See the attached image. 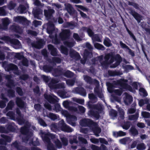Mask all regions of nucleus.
I'll use <instances>...</instances> for the list:
<instances>
[{"mask_svg":"<svg viewBox=\"0 0 150 150\" xmlns=\"http://www.w3.org/2000/svg\"><path fill=\"white\" fill-rule=\"evenodd\" d=\"M124 101L126 105L130 104L132 101V97L126 93H124Z\"/></svg>","mask_w":150,"mask_h":150,"instance_id":"4be33fe9","label":"nucleus"},{"mask_svg":"<svg viewBox=\"0 0 150 150\" xmlns=\"http://www.w3.org/2000/svg\"><path fill=\"white\" fill-rule=\"evenodd\" d=\"M108 91L110 93H114L116 95L120 96L122 93V91L121 89H114L112 87L109 86L108 88Z\"/></svg>","mask_w":150,"mask_h":150,"instance_id":"2f4dec72","label":"nucleus"},{"mask_svg":"<svg viewBox=\"0 0 150 150\" xmlns=\"http://www.w3.org/2000/svg\"><path fill=\"white\" fill-rule=\"evenodd\" d=\"M50 127L51 130L54 132H55L57 130H59L58 128V124L56 123H54L50 125Z\"/></svg>","mask_w":150,"mask_h":150,"instance_id":"8fccbe9b","label":"nucleus"},{"mask_svg":"<svg viewBox=\"0 0 150 150\" xmlns=\"http://www.w3.org/2000/svg\"><path fill=\"white\" fill-rule=\"evenodd\" d=\"M92 53L89 52L87 50H85L83 53V59H81V62L82 64H84L87 58L91 57L92 56Z\"/></svg>","mask_w":150,"mask_h":150,"instance_id":"b1692460","label":"nucleus"},{"mask_svg":"<svg viewBox=\"0 0 150 150\" xmlns=\"http://www.w3.org/2000/svg\"><path fill=\"white\" fill-rule=\"evenodd\" d=\"M33 14L35 18L39 19L40 17L42 14V11L40 8H36L35 9L33 10Z\"/></svg>","mask_w":150,"mask_h":150,"instance_id":"7c9ffc66","label":"nucleus"},{"mask_svg":"<svg viewBox=\"0 0 150 150\" xmlns=\"http://www.w3.org/2000/svg\"><path fill=\"white\" fill-rule=\"evenodd\" d=\"M47 61L50 63L55 64L56 63H60L61 62V59L59 57H52L51 58L48 59Z\"/></svg>","mask_w":150,"mask_h":150,"instance_id":"f704fd0d","label":"nucleus"},{"mask_svg":"<svg viewBox=\"0 0 150 150\" xmlns=\"http://www.w3.org/2000/svg\"><path fill=\"white\" fill-rule=\"evenodd\" d=\"M1 136L3 139H0V144L6 145V142H10L11 141V139L10 137L7 136L4 134H1Z\"/></svg>","mask_w":150,"mask_h":150,"instance_id":"a878e982","label":"nucleus"},{"mask_svg":"<svg viewBox=\"0 0 150 150\" xmlns=\"http://www.w3.org/2000/svg\"><path fill=\"white\" fill-rule=\"evenodd\" d=\"M2 24L0 25V30H6L7 28L8 25L10 21L8 18H5L2 19Z\"/></svg>","mask_w":150,"mask_h":150,"instance_id":"f3484780","label":"nucleus"},{"mask_svg":"<svg viewBox=\"0 0 150 150\" xmlns=\"http://www.w3.org/2000/svg\"><path fill=\"white\" fill-rule=\"evenodd\" d=\"M109 75L111 76H117L121 75L122 73L120 72L115 71H108Z\"/></svg>","mask_w":150,"mask_h":150,"instance_id":"de8ad7c7","label":"nucleus"},{"mask_svg":"<svg viewBox=\"0 0 150 150\" xmlns=\"http://www.w3.org/2000/svg\"><path fill=\"white\" fill-rule=\"evenodd\" d=\"M93 106L94 110L91 111L90 112L92 116L98 119L99 117V113L102 111V105L99 104L97 105H94Z\"/></svg>","mask_w":150,"mask_h":150,"instance_id":"9d476101","label":"nucleus"},{"mask_svg":"<svg viewBox=\"0 0 150 150\" xmlns=\"http://www.w3.org/2000/svg\"><path fill=\"white\" fill-rule=\"evenodd\" d=\"M16 126L13 123H10L7 128L8 131L14 132L16 129Z\"/></svg>","mask_w":150,"mask_h":150,"instance_id":"37998d69","label":"nucleus"},{"mask_svg":"<svg viewBox=\"0 0 150 150\" xmlns=\"http://www.w3.org/2000/svg\"><path fill=\"white\" fill-rule=\"evenodd\" d=\"M0 98L4 100V101L0 100V108H3L6 106V103L8 101V100L5 97V95L3 93L0 94Z\"/></svg>","mask_w":150,"mask_h":150,"instance_id":"393cba45","label":"nucleus"},{"mask_svg":"<svg viewBox=\"0 0 150 150\" xmlns=\"http://www.w3.org/2000/svg\"><path fill=\"white\" fill-rule=\"evenodd\" d=\"M0 39L8 44H12L13 47L16 49H18L21 48V45L20 43L17 39H12L8 37H2L0 38Z\"/></svg>","mask_w":150,"mask_h":150,"instance_id":"6e6552de","label":"nucleus"},{"mask_svg":"<svg viewBox=\"0 0 150 150\" xmlns=\"http://www.w3.org/2000/svg\"><path fill=\"white\" fill-rule=\"evenodd\" d=\"M59 130H62L66 125L63 120H61L57 124Z\"/></svg>","mask_w":150,"mask_h":150,"instance_id":"a18cd8bd","label":"nucleus"},{"mask_svg":"<svg viewBox=\"0 0 150 150\" xmlns=\"http://www.w3.org/2000/svg\"><path fill=\"white\" fill-rule=\"evenodd\" d=\"M44 41L42 39L39 40L36 42H34L31 43V45L33 47L35 48L40 49L42 48L44 44Z\"/></svg>","mask_w":150,"mask_h":150,"instance_id":"5701e85b","label":"nucleus"},{"mask_svg":"<svg viewBox=\"0 0 150 150\" xmlns=\"http://www.w3.org/2000/svg\"><path fill=\"white\" fill-rule=\"evenodd\" d=\"M14 21L18 23H24L26 22L27 20L26 18L24 17L21 16H18L16 17H14L13 18Z\"/></svg>","mask_w":150,"mask_h":150,"instance_id":"e433bc0d","label":"nucleus"},{"mask_svg":"<svg viewBox=\"0 0 150 150\" xmlns=\"http://www.w3.org/2000/svg\"><path fill=\"white\" fill-rule=\"evenodd\" d=\"M6 115L9 117L10 119L13 120H15L16 119L17 120L18 118L16 117L13 111H9L6 114Z\"/></svg>","mask_w":150,"mask_h":150,"instance_id":"09e8293b","label":"nucleus"},{"mask_svg":"<svg viewBox=\"0 0 150 150\" xmlns=\"http://www.w3.org/2000/svg\"><path fill=\"white\" fill-rule=\"evenodd\" d=\"M129 130L131 134L133 136L137 135L138 134L137 130L134 127H132Z\"/></svg>","mask_w":150,"mask_h":150,"instance_id":"864d4df0","label":"nucleus"},{"mask_svg":"<svg viewBox=\"0 0 150 150\" xmlns=\"http://www.w3.org/2000/svg\"><path fill=\"white\" fill-rule=\"evenodd\" d=\"M65 27L69 28L71 29H73L75 26V23L74 22H67L65 24Z\"/></svg>","mask_w":150,"mask_h":150,"instance_id":"5fc2aeb1","label":"nucleus"},{"mask_svg":"<svg viewBox=\"0 0 150 150\" xmlns=\"http://www.w3.org/2000/svg\"><path fill=\"white\" fill-rule=\"evenodd\" d=\"M71 102L68 100L64 101L62 103L63 106L66 109L72 112H76L78 110V109L74 107H70L69 105Z\"/></svg>","mask_w":150,"mask_h":150,"instance_id":"aec40b11","label":"nucleus"},{"mask_svg":"<svg viewBox=\"0 0 150 150\" xmlns=\"http://www.w3.org/2000/svg\"><path fill=\"white\" fill-rule=\"evenodd\" d=\"M67 11L71 14L73 11V8L69 4L66 3L64 5Z\"/></svg>","mask_w":150,"mask_h":150,"instance_id":"c03bdc74","label":"nucleus"},{"mask_svg":"<svg viewBox=\"0 0 150 150\" xmlns=\"http://www.w3.org/2000/svg\"><path fill=\"white\" fill-rule=\"evenodd\" d=\"M83 78L87 83L89 84H94L96 85V87L94 89L95 93L98 95V96L102 100H104V97L102 90L99 88V83L98 81L95 79L93 80L90 77L87 76H84Z\"/></svg>","mask_w":150,"mask_h":150,"instance_id":"423d86ee","label":"nucleus"},{"mask_svg":"<svg viewBox=\"0 0 150 150\" xmlns=\"http://www.w3.org/2000/svg\"><path fill=\"white\" fill-rule=\"evenodd\" d=\"M73 130V129L66 124L62 131L67 132H71Z\"/></svg>","mask_w":150,"mask_h":150,"instance_id":"13d9d810","label":"nucleus"},{"mask_svg":"<svg viewBox=\"0 0 150 150\" xmlns=\"http://www.w3.org/2000/svg\"><path fill=\"white\" fill-rule=\"evenodd\" d=\"M48 49L51 51V54L54 56H57V50L53 46L49 45L48 46Z\"/></svg>","mask_w":150,"mask_h":150,"instance_id":"ea45409f","label":"nucleus"},{"mask_svg":"<svg viewBox=\"0 0 150 150\" xmlns=\"http://www.w3.org/2000/svg\"><path fill=\"white\" fill-rule=\"evenodd\" d=\"M59 82V80L58 79H52L49 83L48 86L51 89L64 88L65 87L64 83H61L57 84Z\"/></svg>","mask_w":150,"mask_h":150,"instance_id":"1a4fd4ad","label":"nucleus"},{"mask_svg":"<svg viewBox=\"0 0 150 150\" xmlns=\"http://www.w3.org/2000/svg\"><path fill=\"white\" fill-rule=\"evenodd\" d=\"M11 146L12 148H15L17 150H30L29 148L21 146V143L17 141H16L13 143L11 144Z\"/></svg>","mask_w":150,"mask_h":150,"instance_id":"2eb2a0df","label":"nucleus"},{"mask_svg":"<svg viewBox=\"0 0 150 150\" xmlns=\"http://www.w3.org/2000/svg\"><path fill=\"white\" fill-rule=\"evenodd\" d=\"M70 35V31L68 30H63L59 34V37L62 40L68 39Z\"/></svg>","mask_w":150,"mask_h":150,"instance_id":"a211bd4d","label":"nucleus"},{"mask_svg":"<svg viewBox=\"0 0 150 150\" xmlns=\"http://www.w3.org/2000/svg\"><path fill=\"white\" fill-rule=\"evenodd\" d=\"M103 43L104 45L107 47H110L111 45L110 40L107 38H105Z\"/></svg>","mask_w":150,"mask_h":150,"instance_id":"338daca9","label":"nucleus"},{"mask_svg":"<svg viewBox=\"0 0 150 150\" xmlns=\"http://www.w3.org/2000/svg\"><path fill=\"white\" fill-rule=\"evenodd\" d=\"M16 112L18 115V116L16 117L18 118V119H17V120H18V124L21 125L24 124L25 121L22 118L21 112L19 109L18 108L16 109Z\"/></svg>","mask_w":150,"mask_h":150,"instance_id":"c85d7f7f","label":"nucleus"},{"mask_svg":"<svg viewBox=\"0 0 150 150\" xmlns=\"http://www.w3.org/2000/svg\"><path fill=\"white\" fill-rule=\"evenodd\" d=\"M88 98L91 103H95L97 101V98L93 93L89 94Z\"/></svg>","mask_w":150,"mask_h":150,"instance_id":"49530a36","label":"nucleus"},{"mask_svg":"<svg viewBox=\"0 0 150 150\" xmlns=\"http://www.w3.org/2000/svg\"><path fill=\"white\" fill-rule=\"evenodd\" d=\"M26 123L25 126L21 128L20 131L23 135L22 138L23 142L26 144L38 146L39 144L38 139L36 137L34 138L32 132L29 130L30 125V123L27 122Z\"/></svg>","mask_w":150,"mask_h":150,"instance_id":"f257e3e1","label":"nucleus"},{"mask_svg":"<svg viewBox=\"0 0 150 150\" xmlns=\"http://www.w3.org/2000/svg\"><path fill=\"white\" fill-rule=\"evenodd\" d=\"M93 42L94 46L96 48L102 50H104L105 48L103 46L98 43L94 42Z\"/></svg>","mask_w":150,"mask_h":150,"instance_id":"4d7b16f0","label":"nucleus"},{"mask_svg":"<svg viewBox=\"0 0 150 150\" xmlns=\"http://www.w3.org/2000/svg\"><path fill=\"white\" fill-rule=\"evenodd\" d=\"M44 96L45 98L51 103L54 104L57 103L59 100L56 96L52 94L47 95L46 94H45Z\"/></svg>","mask_w":150,"mask_h":150,"instance_id":"f8f14e48","label":"nucleus"},{"mask_svg":"<svg viewBox=\"0 0 150 150\" xmlns=\"http://www.w3.org/2000/svg\"><path fill=\"white\" fill-rule=\"evenodd\" d=\"M130 125V122H124L122 125V127L123 129L126 130H127L129 128Z\"/></svg>","mask_w":150,"mask_h":150,"instance_id":"0e129e2a","label":"nucleus"},{"mask_svg":"<svg viewBox=\"0 0 150 150\" xmlns=\"http://www.w3.org/2000/svg\"><path fill=\"white\" fill-rule=\"evenodd\" d=\"M16 6L15 3L12 1H10L7 5V7L10 10L13 9Z\"/></svg>","mask_w":150,"mask_h":150,"instance_id":"69168bd1","label":"nucleus"},{"mask_svg":"<svg viewBox=\"0 0 150 150\" xmlns=\"http://www.w3.org/2000/svg\"><path fill=\"white\" fill-rule=\"evenodd\" d=\"M54 13V11L50 8H49L48 10H44L45 15L48 19L51 18L52 14Z\"/></svg>","mask_w":150,"mask_h":150,"instance_id":"c756f323","label":"nucleus"},{"mask_svg":"<svg viewBox=\"0 0 150 150\" xmlns=\"http://www.w3.org/2000/svg\"><path fill=\"white\" fill-rule=\"evenodd\" d=\"M139 93L140 95L144 96H147V93L145 89L143 88H140L139 89Z\"/></svg>","mask_w":150,"mask_h":150,"instance_id":"e2e57ef3","label":"nucleus"},{"mask_svg":"<svg viewBox=\"0 0 150 150\" xmlns=\"http://www.w3.org/2000/svg\"><path fill=\"white\" fill-rule=\"evenodd\" d=\"M47 27V31L48 33L50 34L49 36L52 39V42L55 44H58L60 43V40L58 39L57 35V29L54 28V25L52 22H49L48 23L44 25L43 28Z\"/></svg>","mask_w":150,"mask_h":150,"instance_id":"39448f33","label":"nucleus"},{"mask_svg":"<svg viewBox=\"0 0 150 150\" xmlns=\"http://www.w3.org/2000/svg\"><path fill=\"white\" fill-rule=\"evenodd\" d=\"M72 92L79 94L84 97H85L86 95V90L81 87H76L74 88L72 90Z\"/></svg>","mask_w":150,"mask_h":150,"instance_id":"4468645a","label":"nucleus"},{"mask_svg":"<svg viewBox=\"0 0 150 150\" xmlns=\"http://www.w3.org/2000/svg\"><path fill=\"white\" fill-rule=\"evenodd\" d=\"M114 59V57L110 54H108L105 56L104 58L103 56L101 55L93 59L91 64H100L102 67H104L108 64L112 63Z\"/></svg>","mask_w":150,"mask_h":150,"instance_id":"20e7f679","label":"nucleus"},{"mask_svg":"<svg viewBox=\"0 0 150 150\" xmlns=\"http://www.w3.org/2000/svg\"><path fill=\"white\" fill-rule=\"evenodd\" d=\"M127 80L123 79H121L117 81V84L120 85L123 88L128 89L130 91H132V88L129 85H127Z\"/></svg>","mask_w":150,"mask_h":150,"instance_id":"9b49d317","label":"nucleus"},{"mask_svg":"<svg viewBox=\"0 0 150 150\" xmlns=\"http://www.w3.org/2000/svg\"><path fill=\"white\" fill-rule=\"evenodd\" d=\"M139 117V114L136 113L134 115H131L129 116V119L130 120H134L137 119Z\"/></svg>","mask_w":150,"mask_h":150,"instance_id":"774afa93","label":"nucleus"},{"mask_svg":"<svg viewBox=\"0 0 150 150\" xmlns=\"http://www.w3.org/2000/svg\"><path fill=\"white\" fill-rule=\"evenodd\" d=\"M79 123L82 126L89 127L96 137L99 136V134L101 132V129L98 127L97 123L93 122L89 119H83L80 121Z\"/></svg>","mask_w":150,"mask_h":150,"instance_id":"7ed1b4c3","label":"nucleus"},{"mask_svg":"<svg viewBox=\"0 0 150 150\" xmlns=\"http://www.w3.org/2000/svg\"><path fill=\"white\" fill-rule=\"evenodd\" d=\"M72 99L74 101L77 103L82 105L84 104V100L83 99L78 98H73Z\"/></svg>","mask_w":150,"mask_h":150,"instance_id":"6e6d98bb","label":"nucleus"},{"mask_svg":"<svg viewBox=\"0 0 150 150\" xmlns=\"http://www.w3.org/2000/svg\"><path fill=\"white\" fill-rule=\"evenodd\" d=\"M62 108H61L60 105L58 103L54 105V108L53 110L56 112H57L62 111Z\"/></svg>","mask_w":150,"mask_h":150,"instance_id":"bf43d9fd","label":"nucleus"},{"mask_svg":"<svg viewBox=\"0 0 150 150\" xmlns=\"http://www.w3.org/2000/svg\"><path fill=\"white\" fill-rule=\"evenodd\" d=\"M76 81L75 79H68L66 81V83L68 86H72L74 85Z\"/></svg>","mask_w":150,"mask_h":150,"instance_id":"3c124183","label":"nucleus"},{"mask_svg":"<svg viewBox=\"0 0 150 150\" xmlns=\"http://www.w3.org/2000/svg\"><path fill=\"white\" fill-rule=\"evenodd\" d=\"M6 6H4L1 7H0V15L5 16L6 15V13L5 9L6 8Z\"/></svg>","mask_w":150,"mask_h":150,"instance_id":"052dcab7","label":"nucleus"},{"mask_svg":"<svg viewBox=\"0 0 150 150\" xmlns=\"http://www.w3.org/2000/svg\"><path fill=\"white\" fill-rule=\"evenodd\" d=\"M59 68L58 69H54L53 67L49 65H46L44 66L43 69L44 71L47 72L51 71L53 73L55 76H58V73Z\"/></svg>","mask_w":150,"mask_h":150,"instance_id":"ddd939ff","label":"nucleus"},{"mask_svg":"<svg viewBox=\"0 0 150 150\" xmlns=\"http://www.w3.org/2000/svg\"><path fill=\"white\" fill-rule=\"evenodd\" d=\"M15 57L19 59H22V63L23 65L26 67L28 66V62L27 59L23 57L22 54L19 53H16L15 55Z\"/></svg>","mask_w":150,"mask_h":150,"instance_id":"412c9836","label":"nucleus"},{"mask_svg":"<svg viewBox=\"0 0 150 150\" xmlns=\"http://www.w3.org/2000/svg\"><path fill=\"white\" fill-rule=\"evenodd\" d=\"M77 120L76 116L71 115L67 117V120L68 123L73 126H75L76 125Z\"/></svg>","mask_w":150,"mask_h":150,"instance_id":"dca6fc26","label":"nucleus"},{"mask_svg":"<svg viewBox=\"0 0 150 150\" xmlns=\"http://www.w3.org/2000/svg\"><path fill=\"white\" fill-rule=\"evenodd\" d=\"M28 7L27 5H20L18 8V11L20 13H25L26 11L27 8Z\"/></svg>","mask_w":150,"mask_h":150,"instance_id":"4c0bfd02","label":"nucleus"},{"mask_svg":"<svg viewBox=\"0 0 150 150\" xmlns=\"http://www.w3.org/2000/svg\"><path fill=\"white\" fill-rule=\"evenodd\" d=\"M131 141L132 140L129 137H125L119 140L120 142L123 144H129Z\"/></svg>","mask_w":150,"mask_h":150,"instance_id":"79ce46f5","label":"nucleus"},{"mask_svg":"<svg viewBox=\"0 0 150 150\" xmlns=\"http://www.w3.org/2000/svg\"><path fill=\"white\" fill-rule=\"evenodd\" d=\"M69 54L72 58L76 60L79 59L80 58V57L79 54L72 49H70Z\"/></svg>","mask_w":150,"mask_h":150,"instance_id":"cd10ccee","label":"nucleus"},{"mask_svg":"<svg viewBox=\"0 0 150 150\" xmlns=\"http://www.w3.org/2000/svg\"><path fill=\"white\" fill-rule=\"evenodd\" d=\"M16 103L17 106L21 109L25 108L26 107V104L19 98L17 97L16 100Z\"/></svg>","mask_w":150,"mask_h":150,"instance_id":"bb28decb","label":"nucleus"},{"mask_svg":"<svg viewBox=\"0 0 150 150\" xmlns=\"http://www.w3.org/2000/svg\"><path fill=\"white\" fill-rule=\"evenodd\" d=\"M47 116L53 121L55 120H60V117L58 115L52 113H49L47 114Z\"/></svg>","mask_w":150,"mask_h":150,"instance_id":"72a5a7b5","label":"nucleus"},{"mask_svg":"<svg viewBox=\"0 0 150 150\" xmlns=\"http://www.w3.org/2000/svg\"><path fill=\"white\" fill-rule=\"evenodd\" d=\"M60 50L62 53L66 55L68 54V49L66 47L63 45H61L60 48Z\"/></svg>","mask_w":150,"mask_h":150,"instance_id":"603ef678","label":"nucleus"},{"mask_svg":"<svg viewBox=\"0 0 150 150\" xmlns=\"http://www.w3.org/2000/svg\"><path fill=\"white\" fill-rule=\"evenodd\" d=\"M146 148L145 144L143 143L138 144L137 146V149L138 150H143Z\"/></svg>","mask_w":150,"mask_h":150,"instance_id":"680f3d73","label":"nucleus"},{"mask_svg":"<svg viewBox=\"0 0 150 150\" xmlns=\"http://www.w3.org/2000/svg\"><path fill=\"white\" fill-rule=\"evenodd\" d=\"M6 80L8 82L6 83V86L10 89L8 91V96L9 97H13L15 96V91L12 90V88L16 86L13 81L11 80V76L10 75H6L5 76Z\"/></svg>","mask_w":150,"mask_h":150,"instance_id":"0eeeda50","label":"nucleus"},{"mask_svg":"<svg viewBox=\"0 0 150 150\" xmlns=\"http://www.w3.org/2000/svg\"><path fill=\"white\" fill-rule=\"evenodd\" d=\"M40 134L43 140L47 144V148L48 150H56V148L53 144L50 143V138H51L53 140V142L57 148H62V144L55 135L49 132H44L42 130L40 131Z\"/></svg>","mask_w":150,"mask_h":150,"instance_id":"f03ea898","label":"nucleus"},{"mask_svg":"<svg viewBox=\"0 0 150 150\" xmlns=\"http://www.w3.org/2000/svg\"><path fill=\"white\" fill-rule=\"evenodd\" d=\"M75 43V42L73 39H71L70 40L64 42V44L69 47H72L74 45Z\"/></svg>","mask_w":150,"mask_h":150,"instance_id":"a19ab883","label":"nucleus"},{"mask_svg":"<svg viewBox=\"0 0 150 150\" xmlns=\"http://www.w3.org/2000/svg\"><path fill=\"white\" fill-rule=\"evenodd\" d=\"M8 71H10L11 70H13L15 71H14V74H18V68L17 66L13 64H10L8 65Z\"/></svg>","mask_w":150,"mask_h":150,"instance_id":"c9c22d12","label":"nucleus"},{"mask_svg":"<svg viewBox=\"0 0 150 150\" xmlns=\"http://www.w3.org/2000/svg\"><path fill=\"white\" fill-rule=\"evenodd\" d=\"M14 105V102L12 100L10 101L4 110L3 112L6 113L9 110H11Z\"/></svg>","mask_w":150,"mask_h":150,"instance_id":"58836bf2","label":"nucleus"},{"mask_svg":"<svg viewBox=\"0 0 150 150\" xmlns=\"http://www.w3.org/2000/svg\"><path fill=\"white\" fill-rule=\"evenodd\" d=\"M62 74H63L64 76L68 78L71 77L73 76V73L71 71H65L63 69L59 68L58 76Z\"/></svg>","mask_w":150,"mask_h":150,"instance_id":"6ab92c4d","label":"nucleus"},{"mask_svg":"<svg viewBox=\"0 0 150 150\" xmlns=\"http://www.w3.org/2000/svg\"><path fill=\"white\" fill-rule=\"evenodd\" d=\"M129 13L139 23L140 21L142 19V16L134 11L132 10H131Z\"/></svg>","mask_w":150,"mask_h":150,"instance_id":"473e14b6","label":"nucleus"}]
</instances>
